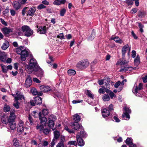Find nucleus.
I'll use <instances>...</instances> for the list:
<instances>
[{"label":"nucleus","mask_w":147,"mask_h":147,"mask_svg":"<svg viewBox=\"0 0 147 147\" xmlns=\"http://www.w3.org/2000/svg\"><path fill=\"white\" fill-rule=\"evenodd\" d=\"M38 116L39 119L40 121V123L43 124H45L47 121L46 118L44 116H42L41 112H40L38 113Z\"/></svg>","instance_id":"nucleus-15"},{"label":"nucleus","mask_w":147,"mask_h":147,"mask_svg":"<svg viewBox=\"0 0 147 147\" xmlns=\"http://www.w3.org/2000/svg\"><path fill=\"white\" fill-rule=\"evenodd\" d=\"M16 103H14L13 104V106L15 107L17 109H18L19 108V105L20 103L18 101H16Z\"/></svg>","instance_id":"nucleus-55"},{"label":"nucleus","mask_w":147,"mask_h":147,"mask_svg":"<svg viewBox=\"0 0 147 147\" xmlns=\"http://www.w3.org/2000/svg\"><path fill=\"white\" fill-rule=\"evenodd\" d=\"M131 67H128L127 66H122L120 69V71L121 72H124L127 71H130L131 70Z\"/></svg>","instance_id":"nucleus-19"},{"label":"nucleus","mask_w":147,"mask_h":147,"mask_svg":"<svg viewBox=\"0 0 147 147\" xmlns=\"http://www.w3.org/2000/svg\"><path fill=\"white\" fill-rule=\"evenodd\" d=\"M115 113H114V114H115ZM113 118L115 120V121L117 122H119L120 121V119L118 118L117 117V116L116 114H115V116H114L113 117Z\"/></svg>","instance_id":"nucleus-51"},{"label":"nucleus","mask_w":147,"mask_h":147,"mask_svg":"<svg viewBox=\"0 0 147 147\" xmlns=\"http://www.w3.org/2000/svg\"><path fill=\"white\" fill-rule=\"evenodd\" d=\"M83 102V100H73L72 101V103L73 104H76L78 103H79L81 102Z\"/></svg>","instance_id":"nucleus-59"},{"label":"nucleus","mask_w":147,"mask_h":147,"mask_svg":"<svg viewBox=\"0 0 147 147\" xmlns=\"http://www.w3.org/2000/svg\"><path fill=\"white\" fill-rule=\"evenodd\" d=\"M124 109V113H131V110L129 108V107H125L123 108Z\"/></svg>","instance_id":"nucleus-45"},{"label":"nucleus","mask_w":147,"mask_h":147,"mask_svg":"<svg viewBox=\"0 0 147 147\" xmlns=\"http://www.w3.org/2000/svg\"><path fill=\"white\" fill-rule=\"evenodd\" d=\"M82 137H86L87 136V135L86 133L84 131H80V135H79Z\"/></svg>","instance_id":"nucleus-48"},{"label":"nucleus","mask_w":147,"mask_h":147,"mask_svg":"<svg viewBox=\"0 0 147 147\" xmlns=\"http://www.w3.org/2000/svg\"><path fill=\"white\" fill-rule=\"evenodd\" d=\"M125 2L127 3L128 5H131L133 4V1L132 0H126L125 1Z\"/></svg>","instance_id":"nucleus-57"},{"label":"nucleus","mask_w":147,"mask_h":147,"mask_svg":"<svg viewBox=\"0 0 147 147\" xmlns=\"http://www.w3.org/2000/svg\"><path fill=\"white\" fill-rule=\"evenodd\" d=\"M54 137L53 139L57 141L60 136L59 132L57 131H55L54 132Z\"/></svg>","instance_id":"nucleus-34"},{"label":"nucleus","mask_w":147,"mask_h":147,"mask_svg":"<svg viewBox=\"0 0 147 147\" xmlns=\"http://www.w3.org/2000/svg\"><path fill=\"white\" fill-rule=\"evenodd\" d=\"M85 94L89 97L93 99L94 98V95L92 93L91 91L88 90H86L85 91Z\"/></svg>","instance_id":"nucleus-32"},{"label":"nucleus","mask_w":147,"mask_h":147,"mask_svg":"<svg viewBox=\"0 0 147 147\" xmlns=\"http://www.w3.org/2000/svg\"><path fill=\"white\" fill-rule=\"evenodd\" d=\"M34 71L36 72V75L37 76L41 77L42 76L43 71L40 67L38 68L37 70H34Z\"/></svg>","instance_id":"nucleus-23"},{"label":"nucleus","mask_w":147,"mask_h":147,"mask_svg":"<svg viewBox=\"0 0 147 147\" xmlns=\"http://www.w3.org/2000/svg\"><path fill=\"white\" fill-rule=\"evenodd\" d=\"M49 112V110L47 109H44L42 111V114L44 116L47 115L48 114Z\"/></svg>","instance_id":"nucleus-47"},{"label":"nucleus","mask_w":147,"mask_h":147,"mask_svg":"<svg viewBox=\"0 0 147 147\" xmlns=\"http://www.w3.org/2000/svg\"><path fill=\"white\" fill-rule=\"evenodd\" d=\"M13 145L16 146H19V143L16 139H14L13 141Z\"/></svg>","instance_id":"nucleus-50"},{"label":"nucleus","mask_w":147,"mask_h":147,"mask_svg":"<svg viewBox=\"0 0 147 147\" xmlns=\"http://www.w3.org/2000/svg\"><path fill=\"white\" fill-rule=\"evenodd\" d=\"M89 63L88 60L86 59H83L79 61L76 64V67L78 68H85L89 65Z\"/></svg>","instance_id":"nucleus-4"},{"label":"nucleus","mask_w":147,"mask_h":147,"mask_svg":"<svg viewBox=\"0 0 147 147\" xmlns=\"http://www.w3.org/2000/svg\"><path fill=\"white\" fill-rule=\"evenodd\" d=\"M57 37L61 39H63L65 38L63 33L59 34V35H57Z\"/></svg>","instance_id":"nucleus-58"},{"label":"nucleus","mask_w":147,"mask_h":147,"mask_svg":"<svg viewBox=\"0 0 147 147\" xmlns=\"http://www.w3.org/2000/svg\"><path fill=\"white\" fill-rule=\"evenodd\" d=\"M127 63V61L123 58L119 59L116 63L117 65H122Z\"/></svg>","instance_id":"nucleus-27"},{"label":"nucleus","mask_w":147,"mask_h":147,"mask_svg":"<svg viewBox=\"0 0 147 147\" xmlns=\"http://www.w3.org/2000/svg\"><path fill=\"white\" fill-rule=\"evenodd\" d=\"M36 10V8L35 7H32L30 8L27 12L28 15L32 16L34 14Z\"/></svg>","instance_id":"nucleus-22"},{"label":"nucleus","mask_w":147,"mask_h":147,"mask_svg":"<svg viewBox=\"0 0 147 147\" xmlns=\"http://www.w3.org/2000/svg\"><path fill=\"white\" fill-rule=\"evenodd\" d=\"M6 59V56L5 53L0 51V60L2 61H5Z\"/></svg>","instance_id":"nucleus-29"},{"label":"nucleus","mask_w":147,"mask_h":147,"mask_svg":"<svg viewBox=\"0 0 147 147\" xmlns=\"http://www.w3.org/2000/svg\"><path fill=\"white\" fill-rule=\"evenodd\" d=\"M12 5L13 7L16 10H18L21 7L20 3L18 1H15L13 2Z\"/></svg>","instance_id":"nucleus-24"},{"label":"nucleus","mask_w":147,"mask_h":147,"mask_svg":"<svg viewBox=\"0 0 147 147\" xmlns=\"http://www.w3.org/2000/svg\"><path fill=\"white\" fill-rule=\"evenodd\" d=\"M140 57L139 55H137L134 60V63L135 65L138 66L140 63Z\"/></svg>","instance_id":"nucleus-35"},{"label":"nucleus","mask_w":147,"mask_h":147,"mask_svg":"<svg viewBox=\"0 0 147 147\" xmlns=\"http://www.w3.org/2000/svg\"><path fill=\"white\" fill-rule=\"evenodd\" d=\"M15 51L17 53L20 55V58L21 60L25 61L26 58L28 57L30 53L29 51L25 49L22 46H20L16 49Z\"/></svg>","instance_id":"nucleus-1"},{"label":"nucleus","mask_w":147,"mask_h":147,"mask_svg":"<svg viewBox=\"0 0 147 147\" xmlns=\"http://www.w3.org/2000/svg\"><path fill=\"white\" fill-rule=\"evenodd\" d=\"M143 84L142 83H140L138 86H136L135 87V86L133 88L132 92L133 93L137 96L141 97L142 95L139 93V91L143 89Z\"/></svg>","instance_id":"nucleus-6"},{"label":"nucleus","mask_w":147,"mask_h":147,"mask_svg":"<svg viewBox=\"0 0 147 147\" xmlns=\"http://www.w3.org/2000/svg\"><path fill=\"white\" fill-rule=\"evenodd\" d=\"M95 36V31L93 30L91 34L88 38V40L91 41L94 39Z\"/></svg>","instance_id":"nucleus-36"},{"label":"nucleus","mask_w":147,"mask_h":147,"mask_svg":"<svg viewBox=\"0 0 147 147\" xmlns=\"http://www.w3.org/2000/svg\"><path fill=\"white\" fill-rule=\"evenodd\" d=\"M145 12L144 11H139L138 13V16L141 18H142L145 16Z\"/></svg>","instance_id":"nucleus-38"},{"label":"nucleus","mask_w":147,"mask_h":147,"mask_svg":"<svg viewBox=\"0 0 147 147\" xmlns=\"http://www.w3.org/2000/svg\"><path fill=\"white\" fill-rule=\"evenodd\" d=\"M46 7V6L44 5L43 4H41L38 6L37 8L38 9H41L45 8Z\"/></svg>","instance_id":"nucleus-53"},{"label":"nucleus","mask_w":147,"mask_h":147,"mask_svg":"<svg viewBox=\"0 0 147 147\" xmlns=\"http://www.w3.org/2000/svg\"><path fill=\"white\" fill-rule=\"evenodd\" d=\"M40 88L41 91L44 92H47L51 90V88L47 86H40Z\"/></svg>","instance_id":"nucleus-11"},{"label":"nucleus","mask_w":147,"mask_h":147,"mask_svg":"<svg viewBox=\"0 0 147 147\" xmlns=\"http://www.w3.org/2000/svg\"><path fill=\"white\" fill-rule=\"evenodd\" d=\"M67 73L69 75L73 76L76 74V71L74 69H69L68 70Z\"/></svg>","instance_id":"nucleus-39"},{"label":"nucleus","mask_w":147,"mask_h":147,"mask_svg":"<svg viewBox=\"0 0 147 147\" xmlns=\"http://www.w3.org/2000/svg\"><path fill=\"white\" fill-rule=\"evenodd\" d=\"M111 40H113L115 41L116 42L121 44L123 42V41L118 36H112L110 38Z\"/></svg>","instance_id":"nucleus-20"},{"label":"nucleus","mask_w":147,"mask_h":147,"mask_svg":"<svg viewBox=\"0 0 147 147\" xmlns=\"http://www.w3.org/2000/svg\"><path fill=\"white\" fill-rule=\"evenodd\" d=\"M65 2V0H55L53 3L55 5H59L61 4H64Z\"/></svg>","instance_id":"nucleus-26"},{"label":"nucleus","mask_w":147,"mask_h":147,"mask_svg":"<svg viewBox=\"0 0 147 147\" xmlns=\"http://www.w3.org/2000/svg\"><path fill=\"white\" fill-rule=\"evenodd\" d=\"M50 131L51 130L50 129L45 128V129H43L42 132H43V133L44 134L47 135L49 133V132H50Z\"/></svg>","instance_id":"nucleus-46"},{"label":"nucleus","mask_w":147,"mask_h":147,"mask_svg":"<svg viewBox=\"0 0 147 147\" xmlns=\"http://www.w3.org/2000/svg\"><path fill=\"white\" fill-rule=\"evenodd\" d=\"M103 100L105 101H109L110 99V97L108 94H105L102 97Z\"/></svg>","instance_id":"nucleus-42"},{"label":"nucleus","mask_w":147,"mask_h":147,"mask_svg":"<svg viewBox=\"0 0 147 147\" xmlns=\"http://www.w3.org/2000/svg\"><path fill=\"white\" fill-rule=\"evenodd\" d=\"M67 144L70 145H74L76 146L77 145V143L76 141H70L68 142Z\"/></svg>","instance_id":"nucleus-44"},{"label":"nucleus","mask_w":147,"mask_h":147,"mask_svg":"<svg viewBox=\"0 0 147 147\" xmlns=\"http://www.w3.org/2000/svg\"><path fill=\"white\" fill-rule=\"evenodd\" d=\"M44 128V125L41 123L38 124L36 126L37 130H39L40 133H41Z\"/></svg>","instance_id":"nucleus-25"},{"label":"nucleus","mask_w":147,"mask_h":147,"mask_svg":"<svg viewBox=\"0 0 147 147\" xmlns=\"http://www.w3.org/2000/svg\"><path fill=\"white\" fill-rule=\"evenodd\" d=\"M13 28L4 27L1 29V31L5 35L7 36L10 33L13 32Z\"/></svg>","instance_id":"nucleus-9"},{"label":"nucleus","mask_w":147,"mask_h":147,"mask_svg":"<svg viewBox=\"0 0 147 147\" xmlns=\"http://www.w3.org/2000/svg\"><path fill=\"white\" fill-rule=\"evenodd\" d=\"M31 92L32 94L34 95H36L38 94L37 90L36 89L34 88L31 89Z\"/></svg>","instance_id":"nucleus-49"},{"label":"nucleus","mask_w":147,"mask_h":147,"mask_svg":"<svg viewBox=\"0 0 147 147\" xmlns=\"http://www.w3.org/2000/svg\"><path fill=\"white\" fill-rule=\"evenodd\" d=\"M128 49H129V51L130 50V47H129V45L127 44H126L122 48L121 50V53L123 56L124 57L126 52V51Z\"/></svg>","instance_id":"nucleus-17"},{"label":"nucleus","mask_w":147,"mask_h":147,"mask_svg":"<svg viewBox=\"0 0 147 147\" xmlns=\"http://www.w3.org/2000/svg\"><path fill=\"white\" fill-rule=\"evenodd\" d=\"M39 67L36 59L32 58L30 59V63L27 67V72L29 74L31 73L34 70H37Z\"/></svg>","instance_id":"nucleus-2"},{"label":"nucleus","mask_w":147,"mask_h":147,"mask_svg":"<svg viewBox=\"0 0 147 147\" xmlns=\"http://www.w3.org/2000/svg\"><path fill=\"white\" fill-rule=\"evenodd\" d=\"M34 100L35 103L37 105H40L42 103V99L40 97L37 96L35 97L34 98Z\"/></svg>","instance_id":"nucleus-30"},{"label":"nucleus","mask_w":147,"mask_h":147,"mask_svg":"<svg viewBox=\"0 0 147 147\" xmlns=\"http://www.w3.org/2000/svg\"><path fill=\"white\" fill-rule=\"evenodd\" d=\"M126 144L129 146L133 143V140L132 138H127L125 141Z\"/></svg>","instance_id":"nucleus-37"},{"label":"nucleus","mask_w":147,"mask_h":147,"mask_svg":"<svg viewBox=\"0 0 147 147\" xmlns=\"http://www.w3.org/2000/svg\"><path fill=\"white\" fill-rule=\"evenodd\" d=\"M76 139L78 145L80 146H83L84 144V141L82 138L79 135L76 136Z\"/></svg>","instance_id":"nucleus-13"},{"label":"nucleus","mask_w":147,"mask_h":147,"mask_svg":"<svg viewBox=\"0 0 147 147\" xmlns=\"http://www.w3.org/2000/svg\"><path fill=\"white\" fill-rule=\"evenodd\" d=\"M109 95L110 97L111 98H113V97L115 96V95L112 92H111L110 90H109Z\"/></svg>","instance_id":"nucleus-62"},{"label":"nucleus","mask_w":147,"mask_h":147,"mask_svg":"<svg viewBox=\"0 0 147 147\" xmlns=\"http://www.w3.org/2000/svg\"><path fill=\"white\" fill-rule=\"evenodd\" d=\"M27 129V128H25L24 122L22 121H20L19 122L18 127L17 129L18 132L20 134L23 132L25 129Z\"/></svg>","instance_id":"nucleus-8"},{"label":"nucleus","mask_w":147,"mask_h":147,"mask_svg":"<svg viewBox=\"0 0 147 147\" xmlns=\"http://www.w3.org/2000/svg\"><path fill=\"white\" fill-rule=\"evenodd\" d=\"M66 9L65 8H63L60 10V14L61 16H64L65 13L66 12Z\"/></svg>","instance_id":"nucleus-43"},{"label":"nucleus","mask_w":147,"mask_h":147,"mask_svg":"<svg viewBox=\"0 0 147 147\" xmlns=\"http://www.w3.org/2000/svg\"><path fill=\"white\" fill-rule=\"evenodd\" d=\"M129 113H123V114L122 115V116L123 117H125L127 119H129L130 118V115H129Z\"/></svg>","instance_id":"nucleus-52"},{"label":"nucleus","mask_w":147,"mask_h":147,"mask_svg":"<svg viewBox=\"0 0 147 147\" xmlns=\"http://www.w3.org/2000/svg\"><path fill=\"white\" fill-rule=\"evenodd\" d=\"M3 110L5 112H7L9 111L10 110V107L8 105L5 104L4 106Z\"/></svg>","instance_id":"nucleus-41"},{"label":"nucleus","mask_w":147,"mask_h":147,"mask_svg":"<svg viewBox=\"0 0 147 147\" xmlns=\"http://www.w3.org/2000/svg\"><path fill=\"white\" fill-rule=\"evenodd\" d=\"M138 11V9L136 8L132 9L131 10V13H135L137 12Z\"/></svg>","instance_id":"nucleus-64"},{"label":"nucleus","mask_w":147,"mask_h":147,"mask_svg":"<svg viewBox=\"0 0 147 147\" xmlns=\"http://www.w3.org/2000/svg\"><path fill=\"white\" fill-rule=\"evenodd\" d=\"M0 20L1 22L5 26H7V23L5 22L4 20L2 19V18H0Z\"/></svg>","instance_id":"nucleus-61"},{"label":"nucleus","mask_w":147,"mask_h":147,"mask_svg":"<svg viewBox=\"0 0 147 147\" xmlns=\"http://www.w3.org/2000/svg\"><path fill=\"white\" fill-rule=\"evenodd\" d=\"M22 30L24 33V36L29 37L32 36L34 33L33 30L27 26H24L22 27Z\"/></svg>","instance_id":"nucleus-3"},{"label":"nucleus","mask_w":147,"mask_h":147,"mask_svg":"<svg viewBox=\"0 0 147 147\" xmlns=\"http://www.w3.org/2000/svg\"><path fill=\"white\" fill-rule=\"evenodd\" d=\"M143 84L142 83H140L138 86H136L135 87V86L133 88L132 92L133 93L137 96L141 97L142 95L139 93V91L143 89Z\"/></svg>","instance_id":"nucleus-5"},{"label":"nucleus","mask_w":147,"mask_h":147,"mask_svg":"<svg viewBox=\"0 0 147 147\" xmlns=\"http://www.w3.org/2000/svg\"><path fill=\"white\" fill-rule=\"evenodd\" d=\"M65 142V136H62L61 137V139L60 142L59 143H61L62 144H64V142Z\"/></svg>","instance_id":"nucleus-54"},{"label":"nucleus","mask_w":147,"mask_h":147,"mask_svg":"<svg viewBox=\"0 0 147 147\" xmlns=\"http://www.w3.org/2000/svg\"><path fill=\"white\" fill-rule=\"evenodd\" d=\"M73 119L74 121V122H78L81 120V116L77 113L76 114L73 116Z\"/></svg>","instance_id":"nucleus-28"},{"label":"nucleus","mask_w":147,"mask_h":147,"mask_svg":"<svg viewBox=\"0 0 147 147\" xmlns=\"http://www.w3.org/2000/svg\"><path fill=\"white\" fill-rule=\"evenodd\" d=\"M32 84V80L30 76L28 75L27 76L26 80L25 85L26 88H28Z\"/></svg>","instance_id":"nucleus-12"},{"label":"nucleus","mask_w":147,"mask_h":147,"mask_svg":"<svg viewBox=\"0 0 147 147\" xmlns=\"http://www.w3.org/2000/svg\"><path fill=\"white\" fill-rule=\"evenodd\" d=\"M121 83V82L120 81H118L115 84V87L116 88H117L120 85Z\"/></svg>","instance_id":"nucleus-63"},{"label":"nucleus","mask_w":147,"mask_h":147,"mask_svg":"<svg viewBox=\"0 0 147 147\" xmlns=\"http://www.w3.org/2000/svg\"><path fill=\"white\" fill-rule=\"evenodd\" d=\"M64 129L69 133H74L73 131L69 129L68 127L67 126H65L64 127Z\"/></svg>","instance_id":"nucleus-56"},{"label":"nucleus","mask_w":147,"mask_h":147,"mask_svg":"<svg viewBox=\"0 0 147 147\" xmlns=\"http://www.w3.org/2000/svg\"><path fill=\"white\" fill-rule=\"evenodd\" d=\"M17 97H15V101H18L19 100L24 99V96L22 95H21L19 92H16Z\"/></svg>","instance_id":"nucleus-31"},{"label":"nucleus","mask_w":147,"mask_h":147,"mask_svg":"<svg viewBox=\"0 0 147 147\" xmlns=\"http://www.w3.org/2000/svg\"><path fill=\"white\" fill-rule=\"evenodd\" d=\"M9 46V43L8 42L7 40H5L2 45L1 48L3 50H5Z\"/></svg>","instance_id":"nucleus-33"},{"label":"nucleus","mask_w":147,"mask_h":147,"mask_svg":"<svg viewBox=\"0 0 147 147\" xmlns=\"http://www.w3.org/2000/svg\"><path fill=\"white\" fill-rule=\"evenodd\" d=\"M38 32L40 34H45L46 33V28L45 26L40 27L38 29Z\"/></svg>","instance_id":"nucleus-18"},{"label":"nucleus","mask_w":147,"mask_h":147,"mask_svg":"<svg viewBox=\"0 0 147 147\" xmlns=\"http://www.w3.org/2000/svg\"><path fill=\"white\" fill-rule=\"evenodd\" d=\"M71 127L76 130H79L80 128H83L81 125L78 122H72L70 123Z\"/></svg>","instance_id":"nucleus-10"},{"label":"nucleus","mask_w":147,"mask_h":147,"mask_svg":"<svg viewBox=\"0 0 147 147\" xmlns=\"http://www.w3.org/2000/svg\"><path fill=\"white\" fill-rule=\"evenodd\" d=\"M7 125L9 129L10 128L12 130L15 129L16 127L15 122H7Z\"/></svg>","instance_id":"nucleus-14"},{"label":"nucleus","mask_w":147,"mask_h":147,"mask_svg":"<svg viewBox=\"0 0 147 147\" xmlns=\"http://www.w3.org/2000/svg\"><path fill=\"white\" fill-rule=\"evenodd\" d=\"M104 81V84H105V85L107 87H109V84L110 82V79L108 78H105Z\"/></svg>","instance_id":"nucleus-40"},{"label":"nucleus","mask_w":147,"mask_h":147,"mask_svg":"<svg viewBox=\"0 0 147 147\" xmlns=\"http://www.w3.org/2000/svg\"><path fill=\"white\" fill-rule=\"evenodd\" d=\"M57 141V140H54L53 139L52 142L51 143V147H53L54 145H55V143Z\"/></svg>","instance_id":"nucleus-60"},{"label":"nucleus","mask_w":147,"mask_h":147,"mask_svg":"<svg viewBox=\"0 0 147 147\" xmlns=\"http://www.w3.org/2000/svg\"><path fill=\"white\" fill-rule=\"evenodd\" d=\"M102 117L105 118L109 115L110 112L107 109H104L102 111Z\"/></svg>","instance_id":"nucleus-21"},{"label":"nucleus","mask_w":147,"mask_h":147,"mask_svg":"<svg viewBox=\"0 0 147 147\" xmlns=\"http://www.w3.org/2000/svg\"><path fill=\"white\" fill-rule=\"evenodd\" d=\"M16 118V115L14 112H11L10 116L8 118L7 122H13L15 121Z\"/></svg>","instance_id":"nucleus-16"},{"label":"nucleus","mask_w":147,"mask_h":147,"mask_svg":"<svg viewBox=\"0 0 147 147\" xmlns=\"http://www.w3.org/2000/svg\"><path fill=\"white\" fill-rule=\"evenodd\" d=\"M56 119V117L53 115H50L48 118V121L47 123L48 126L52 128L55 125L54 122Z\"/></svg>","instance_id":"nucleus-7"}]
</instances>
